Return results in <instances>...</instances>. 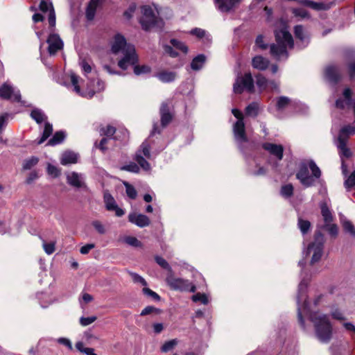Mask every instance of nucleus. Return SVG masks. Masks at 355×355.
Here are the masks:
<instances>
[{"mask_svg":"<svg viewBox=\"0 0 355 355\" xmlns=\"http://www.w3.org/2000/svg\"><path fill=\"white\" fill-rule=\"evenodd\" d=\"M142 291L145 295L152 297L155 301H159L160 300V297L157 293L146 286L143 288Z\"/></svg>","mask_w":355,"mask_h":355,"instance_id":"nucleus-55","label":"nucleus"},{"mask_svg":"<svg viewBox=\"0 0 355 355\" xmlns=\"http://www.w3.org/2000/svg\"><path fill=\"white\" fill-rule=\"evenodd\" d=\"M243 0H214L216 7L223 12H227L239 6Z\"/></svg>","mask_w":355,"mask_h":355,"instance_id":"nucleus-15","label":"nucleus"},{"mask_svg":"<svg viewBox=\"0 0 355 355\" xmlns=\"http://www.w3.org/2000/svg\"><path fill=\"white\" fill-rule=\"evenodd\" d=\"M161 313V310L153 306H148L145 307L141 312V316H145L151 313L159 314Z\"/></svg>","mask_w":355,"mask_h":355,"instance_id":"nucleus-47","label":"nucleus"},{"mask_svg":"<svg viewBox=\"0 0 355 355\" xmlns=\"http://www.w3.org/2000/svg\"><path fill=\"white\" fill-rule=\"evenodd\" d=\"M116 132V128L110 125H107L105 128L100 129L101 135H105L107 137H110Z\"/></svg>","mask_w":355,"mask_h":355,"instance_id":"nucleus-45","label":"nucleus"},{"mask_svg":"<svg viewBox=\"0 0 355 355\" xmlns=\"http://www.w3.org/2000/svg\"><path fill=\"white\" fill-rule=\"evenodd\" d=\"M254 80L250 73L238 76L233 89H253Z\"/></svg>","mask_w":355,"mask_h":355,"instance_id":"nucleus-14","label":"nucleus"},{"mask_svg":"<svg viewBox=\"0 0 355 355\" xmlns=\"http://www.w3.org/2000/svg\"><path fill=\"white\" fill-rule=\"evenodd\" d=\"M293 12L296 17H300L301 18L309 17L307 10L304 8H295L293 10Z\"/></svg>","mask_w":355,"mask_h":355,"instance_id":"nucleus-62","label":"nucleus"},{"mask_svg":"<svg viewBox=\"0 0 355 355\" xmlns=\"http://www.w3.org/2000/svg\"><path fill=\"white\" fill-rule=\"evenodd\" d=\"M192 300L195 302H200L203 304H208V299L205 294L198 293L192 296Z\"/></svg>","mask_w":355,"mask_h":355,"instance_id":"nucleus-52","label":"nucleus"},{"mask_svg":"<svg viewBox=\"0 0 355 355\" xmlns=\"http://www.w3.org/2000/svg\"><path fill=\"white\" fill-rule=\"evenodd\" d=\"M128 221L139 227H147L150 225V218L142 214L130 213L128 215Z\"/></svg>","mask_w":355,"mask_h":355,"instance_id":"nucleus-16","label":"nucleus"},{"mask_svg":"<svg viewBox=\"0 0 355 355\" xmlns=\"http://www.w3.org/2000/svg\"><path fill=\"white\" fill-rule=\"evenodd\" d=\"M96 319H97V318L96 316H90V317H87V318L81 317L80 318V324L82 326L85 327V326L89 325L90 324L95 322L96 320Z\"/></svg>","mask_w":355,"mask_h":355,"instance_id":"nucleus-60","label":"nucleus"},{"mask_svg":"<svg viewBox=\"0 0 355 355\" xmlns=\"http://www.w3.org/2000/svg\"><path fill=\"white\" fill-rule=\"evenodd\" d=\"M155 76L163 83H171L175 80L176 73L173 71H162L158 72Z\"/></svg>","mask_w":355,"mask_h":355,"instance_id":"nucleus-28","label":"nucleus"},{"mask_svg":"<svg viewBox=\"0 0 355 355\" xmlns=\"http://www.w3.org/2000/svg\"><path fill=\"white\" fill-rule=\"evenodd\" d=\"M100 0H90L87 6L85 12L86 18L87 20L92 21L94 19L96 12Z\"/></svg>","mask_w":355,"mask_h":355,"instance_id":"nucleus-25","label":"nucleus"},{"mask_svg":"<svg viewBox=\"0 0 355 355\" xmlns=\"http://www.w3.org/2000/svg\"><path fill=\"white\" fill-rule=\"evenodd\" d=\"M76 94L87 99L92 98L94 94V90H73Z\"/></svg>","mask_w":355,"mask_h":355,"instance_id":"nucleus-50","label":"nucleus"},{"mask_svg":"<svg viewBox=\"0 0 355 355\" xmlns=\"http://www.w3.org/2000/svg\"><path fill=\"white\" fill-rule=\"evenodd\" d=\"M259 105L257 102H252L250 103L245 110L246 116L251 117H256L259 114Z\"/></svg>","mask_w":355,"mask_h":355,"instance_id":"nucleus-32","label":"nucleus"},{"mask_svg":"<svg viewBox=\"0 0 355 355\" xmlns=\"http://www.w3.org/2000/svg\"><path fill=\"white\" fill-rule=\"evenodd\" d=\"M171 44L173 47L176 49L180 50L184 53H187L188 51V47L182 42H180L175 39L171 40Z\"/></svg>","mask_w":355,"mask_h":355,"instance_id":"nucleus-46","label":"nucleus"},{"mask_svg":"<svg viewBox=\"0 0 355 355\" xmlns=\"http://www.w3.org/2000/svg\"><path fill=\"white\" fill-rule=\"evenodd\" d=\"M31 117L36 121L37 123L40 124L43 121H46L47 116L40 109H33L31 112Z\"/></svg>","mask_w":355,"mask_h":355,"instance_id":"nucleus-33","label":"nucleus"},{"mask_svg":"<svg viewBox=\"0 0 355 355\" xmlns=\"http://www.w3.org/2000/svg\"><path fill=\"white\" fill-rule=\"evenodd\" d=\"M135 161L144 170L149 171L150 169V165L148 162L141 155L136 154L135 157Z\"/></svg>","mask_w":355,"mask_h":355,"instance_id":"nucleus-41","label":"nucleus"},{"mask_svg":"<svg viewBox=\"0 0 355 355\" xmlns=\"http://www.w3.org/2000/svg\"><path fill=\"white\" fill-rule=\"evenodd\" d=\"M355 99L353 98L352 90H343L342 95L336 101L335 105L340 110L352 108L354 112Z\"/></svg>","mask_w":355,"mask_h":355,"instance_id":"nucleus-10","label":"nucleus"},{"mask_svg":"<svg viewBox=\"0 0 355 355\" xmlns=\"http://www.w3.org/2000/svg\"><path fill=\"white\" fill-rule=\"evenodd\" d=\"M324 248V237L321 233H318L315 235L314 241L309 244L307 253H313L311 259V264L319 261L323 254Z\"/></svg>","mask_w":355,"mask_h":355,"instance_id":"nucleus-8","label":"nucleus"},{"mask_svg":"<svg viewBox=\"0 0 355 355\" xmlns=\"http://www.w3.org/2000/svg\"><path fill=\"white\" fill-rule=\"evenodd\" d=\"M270 64V61L268 59L261 56L257 55L254 57L252 60V67L258 70L263 71L266 70Z\"/></svg>","mask_w":355,"mask_h":355,"instance_id":"nucleus-23","label":"nucleus"},{"mask_svg":"<svg viewBox=\"0 0 355 355\" xmlns=\"http://www.w3.org/2000/svg\"><path fill=\"white\" fill-rule=\"evenodd\" d=\"M324 78L331 83H336L340 79V73L335 65H328L324 69Z\"/></svg>","mask_w":355,"mask_h":355,"instance_id":"nucleus-18","label":"nucleus"},{"mask_svg":"<svg viewBox=\"0 0 355 355\" xmlns=\"http://www.w3.org/2000/svg\"><path fill=\"white\" fill-rule=\"evenodd\" d=\"M178 344V340L176 339H173L164 343V344L162 346L161 350L163 352H168L173 349V347Z\"/></svg>","mask_w":355,"mask_h":355,"instance_id":"nucleus-48","label":"nucleus"},{"mask_svg":"<svg viewBox=\"0 0 355 355\" xmlns=\"http://www.w3.org/2000/svg\"><path fill=\"white\" fill-rule=\"evenodd\" d=\"M67 183L76 188H86L87 186L83 181L81 174L72 172L67 175Z\"/></svg>","mask_w":355,"mask_h":355,"instance_id":"nucleus-21","label":"nucleus"},{"mask_svg":"<svg viewBox=\"0 0 355 355\" xmlns=\"http://www.w3.org/2000/svg\"><path fill=\"white\" fill-rule=\"evenodd\" d=\"M141 148L142 150V153H143L144 155L146 157H147V158H150V141L148 140H146L145 141H144L142 143V144L141 145Z\"/></svg>","mask_w":355,"mask_h":355,"instance_id":"nucleus-53","label":"nucleus"},{"mask_svg":"<svg viewBox=\"0 0 355 355\" xmlns=\"http://www.w3.org/2000/svg\"><path fill=\"white\" fill-rule=\"evenodd\" d=\"M295 36L302 43V47L306 46L309 43V37L306 32L301 25H297L294 28Z\"/></svg>","mask_w":355,"mask_h":355,"instance_id":"nucleus-24","label":"nucleus"},{"mask_svg":"<svg viewBox=\"0 0 355 355\" xmlns=\"http://www.w3.org/2000/svg\"><path fill=\"white\" fill-rule=\"evenodd\" d=\"M324 227L330 235L336 236L338 234V227L336 224L328 223L325 224Z\"/></svg>","mask_w":355,"mask_h":355,"instance_id":"nucleus-63","label":"nucleus"},{"mask_svg":"<svg viewBox=\"0 0 355 355\" xmlns=\"http://www.w3.org/2000/svg\"><path fill=\"white\" fill-rule=\"evenodd\" d=\"M344 186L349 191L355 186V170L351 173L348 178L345 181Z\"/></svg>","mask_w":355,"mask_h":355,"instance_id":"nucleus-51","label":"nucleus"},{"mask_svg":"<svg viewBox=\"0 0 355 355\" xmlns=\"http://www.w3.org/2000/svg\"><path fill=\"white\" fill-rule=\"evenodd\" d=\"M125 241L126 243L131 246L139 247L141 245V243L134 236H128L125 238Z\"/></svg>","mask_w":355,"mask_h":355,"instance_id":"nucleus-61","label":"nucleus"},{"mask_svg":"<svg viewBox=\"0 0 355 355\" xmlns=\"http://www.w3.org/2000/svg\"><path fill=\"white\" fill-rule=\"evenodd\" d=\"M92 226L94 227V229L100 234H105L106 232V230L105 228V226L101 223L99 220H94L92 223Z\"/></svg>","mask_w":355,"mask_h":355,"instance_id":"nucleus-58","label":"nucleus"},{"mask_svg":"<svg viewBox=\"0 0 355 355\" xmlns=\"http://www.w3.org/2000/svg\"><path fill=\"white\" fill-rule=\"evenodd\" d=\"M123 184L125 187V192L127 196L130 199H135L137 196V191H136L135 188L127 182H123Z\"/></svg>","mask_w":355,"mask_h":355,"instance_id":"nucleus-42","label":"nucleus"},{"mask_svg":"<svg viewBox=\"0 0 355 355\" xmlns=\"http://www.w3.org/2000/svg\"><path fill=\"white\" fill-rule=\"evenodd\" d=\"M47 173L53 178H57L60 175V170L51 164H49L47 166Z\"/></svg>","mask_w":355,"mask_h":355,"instance_id":"nucleus-57","label":"nucleus"},{"mask_svg":"<svg viewBox=\"0 0 355 355\" xmlns=\"http://www.w3.org/2000/svg\"><path fill=\"white\" fill-rule=\"evenodd\" d=\"M233 134L239 148L243 150V144L248 141L244 121H236L234 123L233 125Z\"/></svg>","mask_w":355,"mask_h":355,"instance_id":"nucleus-11","label":"nucleus"},{"mask_svg":"<svg viewBox=\"0 0 355 355\" xmlns=\"http://www.w3.org/2000/svg\"><path fill=\"white\" fill-rule=\"evenodd\" d=\"M255 46L261 50H265L268 48V44L264 42L263 36L259 35L255 40Z\"/></svg>","mask_w":355,"mask_h":355,"instance_id":"nucleus-54","label":"nucleus"},{"mask_svg":"<svg viewBox=\"0 0 355 355\" xmlns=\"http://www.w3.org/2000/svg\"><path fill=\"white\" fill-rule=\"evenodd\" d=\"M0 98L12 102H20L24 104L21 101L19 90H17L16 92H14V90H0Z\"/></svg>","mask_w":355,"mask_h":355,"instance_id":"nucleus-22","label":"nucleus"},{"mask_svg":"<svg viewBox=\"0 0 355 355\" xmlns=\"http://www.w3.org/2000/svg\"><path fill=\"white\" fill-rule=\"evenodd\" d=\"M295 103L286 96H280L277 98L276 102V108L278 111H283L289 107H293Z\"/></svg>","mask_w":355,"mask_h":355,"instance_id":"nucleus-27","label":"nucleus"},{"mask_svg":"<svg viewBox=\"0 0 355 355\" xmlns=\"http://www.w3.org/2000/svg\"><path fill=\"white\" fill-rule=\"evenodd\" d=\"M309 279L304 277L298 286V293L297 297V302L298 304L297 307V318L298 321L301 327L304 329L305 324L304 320L302 317V311L304 312H308L309 311V303L306 300V290L308 286Z\"/></svg>","mask_w":355,"mask_h":355,"instance_id":"nucleus-6","label":"nucleus"},{"mask_svg":"<svg viewBox=\"0 0 355 355\" xmlns=\"http://www.w3.org/2000/svg\"><path fill=\"white\" fill-rule=\"evenodd\" d=\"M40 9L43 12H49V23L50 26L53 27L55 25V14L50 0H42L40 4Z\"/></svg>","mask_w":355,"mask_h":355,"instance_id":"nucleus-17","label":"nucleus"},{"mask_svg":"<svg viewBox=\"0 0 355 355\" xmlns=\"http://www.w3.org/2000/svg\"><path fill=\"white\" fill-rule=\"evenodd\" d=\"M66 137V135L64 132L63 131H58L56 132L52 138H51L47 143L48 146H56L58 144H61L64 138Z\"/></svg>","mask_w":355,"mask_h":355,"instance_id":"nucleus-30","label":"nucleus"},{"mask_svg":"<svg viewBox=\"0 0 355 355\" xmlns=\"http://www.w3.org/2000/svg\"><path fill=\"white\" fill-rule=\"evenodd\" d=\"M190 33L193 35L196 36L198 38L203 39L204 41L209 42L211 41V37L207 32L199 28H195L190 31Z\"/></svg>","mask_w":355,"mask_h":355,"instance_id":"nucleus-35","label":"nucleus"},{"mask_svg":"<svg viewBox=\"0 0 355 355\" xmlns=\"http://www.w3.org/2000/svg\"><path fill=\"white\" fill-rule=\"evenodd\" d=\"M161 125L162 128L166 127L173 119V114L170 112L168 104L163 102L161 105L160 110Z\"/></svg>","mask_w":355,"mask_h":355,"instance_id":"nucleus-19","label":"nucleus"},{"mask_svg":"<svg viewBox=\"0 0 355 355\" xmlns=\"http://www.w3.org/2000/svg\"><path fill=\"white\" fill-rule=\"evenodd\" d=\"M343 227L346 232L349 233L352 236L355 237V227L351 221L345 220L343 223Z\"/></svg>","mask_w":355,"mask_h":355,"instance_id":"nucleus-49","label":"nucleus"},{"mask_svg":"<svg viewBox=\"0 0 355 355\" xmlns=\"http://www.w3.org/2000/svg\"><path fill=\"white\" fill-rule=\"evenodd\" d=\"M277 44L270 46V54L276 59L280 60L282 58L288 57L287 49L293 46V37L289 33L287 27L283 24L280 29L275 31Z\"/></svg>","mask_w":355,"mask_h":355,"instance_id":"nucleus-3","label":"nucleus"},{"mask_svg":"<svg viewBox=\"0 0 355 355\" xmlns=\"http://www.w3.org/2000/svg\"><path fill=\"white\" fill-rule=\"evenodd\" d=\"M38 162L39 159L37 157L33 156L31 158L24 160L22 168L24 170H29L35 166Z\"/></svg>","mask_w":355,"mask_h":355,"instance_id":"nucleus-43","label":"nucleus"},{"mask_svg":"<svg viewBox=\"0 0 355 355\" xmlns=\"http://www.w3.org/2000/svg\"><path fill=\"white\" fill-rule=\"evenodd\" d=\"M137 62L135 64L129 66L133 67V71L136 76L145 75L150 73L151 68L150 66L146 64L139 65L137 64Z\"/></svg>","mask_w":355,"mask_h":355,"instance_id":"nucleus-31","label":"nucleus"},{"mask_svg":"<svg viewBox=\"0 0 355 355\" xmlns=\"http://www.w3.org/2000/svg\"><path fill=\"white\" fill-rule=\"evenodd\" d=\"M130 275L132 277V279L135 283H139L144 286H147L146 281L141 276L138 275L137 273L130 272Z\"/></svg>","mask_w":355,"mask_h":355,"instance_id":"nucleus-56","label":"nucleus"},{"mask_svg":"<svg viewBox=\"0 0 355 355\" xmlns=\"http://www.w3.org/2000/svg\"><path fill=\"white\" fill-rule=\"evenodd\" d=\"M261 146L272 157H274V159H269L268 160V163L273 168H277L279 166V162L281 161L284 157V146L281 144H276L270 142L263 143Z\"/></svg>","mask_w":355,"mask_h":355,"instance_id":"nucleus-7","label":"nucleus"},{"mask_svg":"<svg viewBox=\"0 0 355 355\" xmlns=\"http://www.w3.org/2000/svg\"><path fill=\"white\" fill-rule=\"evenodd\" d=\"M336 146L339 150V155L341 159H343V157L349 158L352 156L351 150L347 146V137L338 136Z\"/></svg>","mask_w":355,"mask_h":355,"instance_id":"nucleus-20","label":"nucleus"},{"mask_svg":"<svg viewBox=\"0 0 355 355\" xmlns=\"http://www.w3.org/2000/svg\"><path fill=\"white\" fill-rule=\"evenodd\" d=\"M155 261L158 265H159L162 268L171 270V268L169 266L168 263L162 257L156 256Z\"/></svg>","mask_w":355,"mask_h":355,"instance_id":"nucleus-59","label":"nucleus"},{"mask_svg":"<svg viewBox=\"0 0 355 355\" xmlns=\"http://www.w3.org/2000/svg\"><path fill=\"white\" fill-rule=\"evenodd\" d=\"M78 155L72 151L64 152L60 160V163L65 166L67 164H76L78 162Z\"/></svg>","mask_w":355,"mask_h":355,"instance_id":"nucleus-26","label":"nucleus"},{"mask_svg":"<svg viewBox=\"0 0 355 355\" xmlns=\"http://www.w3.org/2000/svg\"><path fill=\"white\" fill-rule=\"evenodd\" d=\"M294 188L291 184L283 185L280 190V194L286 198H290L293 195Z\"/></svg>","mask_w":355,"mask_h":355,"instance_id":"nucleus-39","label":"nucleus"},{"mask_svg":"<svg viewBox=\"0 0 355 355\" xmlns=\"http://www.w3.org/2000/svg\"><path fill=\"white\" fill-rule=\"evenodd\" d=\"M46 43L48 52L51 55H53L62 50L64 46L63 41L57 33H51L46 40Z\"/></svg>","mask_w":355,"mask_h":355,"instance_id":"nucleus-12","label":"nucleus"},{"mask_svg":"<svg viewBox=\"0 0 355 355\" xmlns=\"http://www.w3.org/2000/svg\"><path fill=\"white\" fill-rule=\"evenodd\" d=\"M295 176L304 187H313L315 182H318L321 184L319 193L327 192V189L323 185L324 181L321 180L322 171L314 160L311 159L302 160L299 164Z\"/></svg>","mask_w":355,"mask_h":355,"instance_id":"nucleus-1","label":"nucleus"},{"mask_svg":"<svg viewBox=\"0 0 355 355\" xmlns=\"http://www.w3.org/2000/svg\"><path fill=\"white\" fill-rule=\"evenodd\" d=\"M297 226L302 234H306L311 228V223L307 220H304L301 217L298 218Z\"/></svg>","mask_w":355,"mask_h":355,"instance_id":"nucleus-38","label":"nucleus"},{"mask_svg":"<svg viewBox=\"0 0 355 355\" xmlns=\"http://www.w3.org/2000/svg\"><path fill=\"white\" fill-rule=\"evenodd\" d=\"M40 239L42 241V246L44 248V250L47 254H53L55 250V241H51L50 243H46L45 240L42 237L40 236Z\"/></svg>","mask_w":355,"mask_h":355,"instance_id":"nucleus-40","label":"nucleus"},{"mask_svg":"<svg viewBox=\"0 0 355 355\" xmlns=\"http://www.w3.org/2000/svg\"><path fill=\"white\" fill-rule=\"evenodd\" d=\"M141 10V16L139 22L144 30L148 31L153 27H162L163 21L159 17V10L156 5L144 6Z\"/></svg>","mask_w":355,"mask_h":355,"instance_id":"nucleus-5","label":"nucleus"},{"mask_svg":"<svg viewBox=\"0 0 355 355\" xmlns=\"http://www.w3.org/2000/svg\"><path fill=\"white\" fill-rule=\"evenodd\" d=\"M9 116L8 113H5L0 116V134L2 132L3 128L8 124Z\"/></svg>","mask_w":355,"mask_h":355,"instance_id":"nucleus-64","label":"nucleus"},{"mask_svg":"<svg viewBox=\"0 0 355 355\" xmlns=\"http://www.w3.org/2000/svg\"><path fill=\"white\" fill-rule=\"evenodd\" d=\"M112 51L115 53H121V58L118 62V66L123 70L127 69L130 65L138 62V55L132 44H128L123 36L116 35L112 45Z\"/></svg>","mask_w":355,"mask_h":355,"instance_id":"nucleus-2","label":"nucleus"},{"mask_svg":"<svg viewBox=\"0 0 355 355\" xmlns=\"http://www.w3.org/2000/svg\"><path fill=\"white\" fill-rule=\"evenodd\" d=\"M320 207L321 209V214L323 217L324 223L326 225H327L328 223H331V221L333 220V216L327 205V202H321L320 203Z\"/></svg>","mask_w":355,"mask_h":355,"instance_id":"nucleus-29","label":"nucleus"},{"mask_svg":"<svg viewBox=\"0 0 355 355\" xmlns=\"http://www.w3.org/2000/svg\"><path fill=\"white\" fill-rule=\"evenodd\" d=\"M121 170L134 173H138L140 171V168L139 166L136 163L130 162L129 164L121 166Z\"/></svg>","mask_w":355,"mask_h":355,"instance_id":"nucleus-44","label":"nucleus"},{"mask_svg":"<svg viewBox=\"0 0 355 355\" xmlns=\"http://www.w3.org/2000/svg\"><path fill=\"white\" fill-rule=\"evenodd\" d=\"M52 132H53L52 125L49 122H45L44 128V130L42 132V137L38 141L37 144H42L44 141H46L50 137V135L52 134Z\"/></svg>","mask_w":355,"mask_h":355,"instance_id":"nucleus-37","label":"nucleus"},{"mask_svg":"<svg viewBox=\"0 0 355 355\" xmlns=\"http://www.w3.org/2000/svg\"><path fill=\"white\" fill-rule=\"evenodd\" d=\"M309 318L313 323L318 339L323 343H328L332 338L333 328L327 315L313 313Z\"/></svg>","mask_w":355,"mask_h":355,"instance_id":"nucleus-4","label":"nucleus"},{"mask_svg":"<svg viewBox=\"0 0 355 355\" xmlns=\"http://www.w3.org/2000/svg\"><path fill=\"white\" fill-rule=\"evenodd\" d=\"M166 282L173 290L189 291L191 293H194L196 290L195 285L190 283L189 280L182 278H176L173 276H168L166 277Z\"/></svg>","mask_w":355,"mask_h":355,"instance_id":"nucleus-9","label":"nucleus"},{"mask_svg":"<svg viewBox=\"0 0 355 355\" xmlns=\"http://www.w3.org/2000/svg\"><path fill=\"white\" fill-rule=\"evenodd\" d=\"M304 3L306 6H309L315 10H325L329 8V6L322 2H315L310 0H306Z\"/></svg>","mask_w":355,"mask_h":355,"instance_id":"nucleus-34","label":"nucleus"},{"mask_svg":"<svg viewBox=\"0 0 355 355\" xmlns=\"http://www.w3.org/2000/svg\"><path fill=\"white\" fill-rule=\"evenodd\" d=\"M103 201L107 211H114L115 215L118 217L124 215L125 211L123 209L119 207L114 197L107 191L104 192Z\"/></svg>","mask_w":355,"mask_h":355,"instance_id":"nucleus-13","label":"nucleus"},{"mask_svg":"<svg viewBox=\"0 0 355 355\" xmlns=\"http://www.w3.org/2000/svg\"><path fill=\"white\" fill-rule=\"evenodd\" d=\"M205 62V56L204 55H198L194 58L191 63V69L193 70L200 69Z\"/></svg>","mask_w":355,"mask_h":355,"instance_id":"nucleus-36","label":"nucleus"}]
</instances>
